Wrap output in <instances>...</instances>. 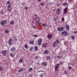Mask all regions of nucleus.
<instances>
[{
	"label": "nucleus",
	"mask_w": 77,
	"mask_h": 77,
	"mask_svg": "<svg viewBox=\"0 0 77 77\" xmlns=\"http://www.w3.org/2000/svg\"><path fill=\"white\" fill-rule=\"evenodd\" d=\"M35 20L37 22V24L38 25L39 24V23L40 21V19L39 18L36 17H35Z\"/></svg>",
	"instance_id": "1"
},
{
	"label": "nucleus",
	"mask_w": 77,
	"mask_h": 77,
	"mask_svg": "<svg viewBox=\"0 0 77 77\" xmlns=\"http://www.w3.org/2000/svg\"><path fill=\"white\" fill-rule=\"evenodd\" d=\"M6 23H7V21L6 20H5L3 21H2L0 23V24L1 25H5V24H6Z\"/></svg>",
	"instance_id": "2"
},
{
	"label": "nucleus",
	"mask_w": 77,
	"mask_h": 77,
	"mask_svg": "<svg viewBox=\"0 0 77 77\" xmlns=\"http://www.w3.org/2000/svg\"><path fill=\"white\" fill-rule=\"evenodd\" d=\"M68 10V7H66L64 9L63 12L64 14H66L67 13V11Z\"/></svg>",
	"instance_id": "3"
},
{
	"label": "nucleus",
	"mask_w": 77,
	"mask_h": 77,
	"mask_svg": "<svg viewBox=\"0 0 77 77\" xmlns=\"http://www.w3.org/2000/svg\"><path fill=\"white\" fill-rule=\"evenodd\" d=\"M64 29V27H60V28H58L57 30H58V31L62 32V30H63Z\"/></svg>",
	"instance_id": "4"
},
{
	"label": "nucleus",
	"mask_w": 77,
	"mask_h": 77,
	"mask_svg": "<svg viewBox=\"0 0 77 77\" xmlns=\"http://www.w3.org/2000/svg\"><path fill=\"white\" fill-rule=\"evenodd\" d=\"M12 44V39L10 38L8 41V44L11 45Z\"/></svg>",
	"instance_id": "5"
},
{
	"label": "nucleus",
	"mask_w": 77,
	"mask_h": 77,
	"mask_svg": "<svg viewBox=\"0 0 77 77\" xmlns=\"http://www.w3.org/2000/svg\"><path fill=\"white\" fill-rule=\"evenodd\" d=\"M62 34L64 35L65 36H67L68 35V33L66 31H64L62 32Z\"/></svg>",
	"instance_id": "6"
},
{
	"label": "nucleus",
	"mask_w": 77,
	"mask_h": 77,
	"mask_svg": "<svg viewBox=\"0 0 77 77\" xmlns=\"http://www.w3.org/2000/svg\"><path fill=\"white\" fill-rule=\"evenodd\" d=\"M38 45H41V42H42V39L40 38L38 41Z\"/></svg>",
	"instance_id": "7"
},
{
	"label": "nucleus",
	"mask_w": 77,
	"mask_h": 77,
	"mask_svg": "<svg viewBox=\"0 0 77 77\" xmlns=\"http://www.w3.org/2000/svg\"><path fill=\"white\" fill-rule=\"evenodd\" d=\"M16 50V48H12L11 49V52H14Z\"/></svg>",
	"instance_id": "8"
},
{
	"label": "nucleus",
	"mask_w": 77,
	"mask_h": 77,
	"mask_svg": "<svg viewBox=\"0 0 77 77\" xmlns=\"http://www.w3.org/2000/svg\"><path fill=\"white\" fill-rule=\"evenodd\" d=\"M48 37L49 39H51V38H52V35L49 34L48 35Z\"/></svg>",
	"instance_id": "9"
},
{
	"label": "nucleus",
	"mask_w": 77,
	"mask_h": 77,
	"mask_svg": "<svg viewBox=\"0 0 77 77\" xmlns=\"http://www.w3.org/2000/svg\"><path fill=\"white\" fill-rule=\"evenodd\" d=\"M2 54L4 56H6V51H2Z\"/></svg>",
	"instance_id": "10"
},
{
	"label": "nucleus",
	"mask_w": 77,
	"mask_h": 77,
	"mask_svg": "<svg viewBox=\"0 0 77 77\" xmlns=\"http://www.w3.org/2000/svg\"><path fill=\"white\" fill-rule=\"evenodd\" d=\"M57 46V43L56 42H54L53 44V47H56Z\"/></svg>",
	"instance_id": "11"
},
{
	"label": "nucleus",
	"mask_w": 77,
	"mask_h": 77,
	"mask_svg": "<svg viewBox=\"0 0 77 77\" xmlns=\"http://www.w3.org/2000/svg\"><path fill=\"white\" fill-rule=\"evenodd\" d=\"M59 65V64H57L55 66V70H57V68H58V66Z\"/></svg>",
	"instance_id": "12"
},
{
	"label": "nucleus",
	"mask_w": 77,
	"mask_h": 77,
	"mask_svg": "<svg viewBox=\"0 0 77 77\" xmlns=\"http://www.w3.org/2000/svg\"><path fill=\"white\" fill-rule=\"evenodd\" d=\"M42 65L43 66H47V63L45 62L42 63Z\"/></svg>",
	"instance_id": "13"
},
{
	"label": "nucleus",
	"mask_w": 77,
	"mask_h": 77,
	"mask_svg": "<svg viewBox=\"0 0 77 77\" xmlns=\"http://www.w3.org/2000/svg\"><path fill=\"white\" fill-rule=\"evenodd\" d=\"M66 27L67 30H69V26L67 25L66 26Z\"/></svg>",
	"instance_id": "14"
},
{
	"label": "nucleus",
	"mask_w": 77,
	"mask_h": 77,
	"mask_svg": "<svg viewBox=\"0 0 77 77\" xmlns=\"http://www.w3.org/2000/svg\"><path fill=\"white\" fill-rule=\"evenodd\" d=\"M44 53L45 54H47L48 53V50H46L44 52Z\"/></svg>",
	"instance_id": "15"
},
{
	"label": "nucleus",
	"mask_w": 77,
	"mask_h": 77,
	"mask_svg": "<svg viewBox=\"0 0 77 77\" xmlns=\"http://www.w3.org/2000/svg\"><path fill=\"white\" fill-rule=\"evenodd\" d=\"M10 24L11 25H13L14 24V22L13 20H11L10 22Z\"/></svg>",
	"instance_id": "16"
},
{
	"label": "nucleus",
	"mask_w": 77,
	"mask_h": 77,
	"mask_svg": "<svg viewBox=\"0 0 77 77\" xmlns=\"http://www.w3.org/2000/svg\"><path fill=\"white\" fill-rule=\"evenodd\" d=\"M42 47L45 48L46 47V43L42 45Z\"/></svg>",
	"instance_id": "17"
},
{
	"label": "nucleus",
	"mask_w": 77,
	"mask_h": 77,
	"mask_svg": "<svg viewBox=\"0 0 77 77\" xmlns=\"http://www.w3.org/2000/svg\"><path fill=\"white\" fill-rule=\"evenodd\" d=\"M32 70H33V68H29L28 70V71L30 72V71H32Z\"/></svg>",
	"instance_id": "18"
},
{
	"label": "nucleus",
	"mask_w": 77,
	"mask_h": 77,
	"mask_svg": "<svg viewBox=\"0 0 77 77\" xmlns=\"http://www.w3.org/2000/svg\"><path fill=\"white\" fill-rule=\"evenodd\" d=\"M29 44H32V45H34V42L33 41H32L29 42Z\"/></svg>",
	"instance_id": "19"
},
{
	"label": "nucleus",
	"mask_w": 77,
	"mask_h": 77,
	"mask_svg": "<svg viewBox=\"0 0 77 77\" xmlns=\"http://www.w3.org/2000/svg\"><path fill=\"white\" fill-rule=\"evenodd\" d=\"M11 4H9L7 6V8H11Z\"/></svg>",
	"instance_id": "20"
},
{
	"label": "nucleus",
	"mask_w": 77,
	"mask_h": 77,
	"mask_svg": "<svg viewBox=\"0 0 77 77\" xmlns=\"http://www.w3.org/2000/svg\"><path fill=\"white\" fill-rule=\"evenodd\" d=\"M68 3H63V6H67L68 5Z\"/></svg>",
	"instance_id": "21"
},
{
	"label": "nucleus",
	"mask_w": 77,
	"mask_h": 77,
	"mask_svg": "<svg viewBox=\"0 0 77 77\" xmlns=\"http://www.w3.org/2000/svg\"><path fill=\"white\" fill-rule=\"evenodd\" d=\"M60 11H56V14L58 15H59V14H60Z\"/></svg>",
	"instance_id": "22"
},
{
	"label": "nucleus",
	"mask_w": 77,
	"mask_h": 77,
	"mask_svg": "<svg viewBox=\"0 0 77 77\" xmlns=\"http://www.w3.org/2000/svg\"><path fill=\"white\" fill-rule=\"evenodd\" d=\"M71 38L72 39H73V40H74L75 39V37H74V36L73 35L71 36Z\"/></svg>",
	"instance_id": "23"
},
{
	"label": "nucleus",
	"mask_w": 77,
	"mask_h": 77,
	"mask_svg": "<svg viewBox=\"0 0 77 77\" xmlns=\"http://www.w3.org/2000/svg\"><path fill=\"white\" fill-rule=\"evenodd\" d=\"M24 47L25 48H26V49H27V48H28V46H27V45L25 44Z\"/></svg>",
	"instance_id": "24"
},
{
	"label": "nucleus",
	"mask_w": 77,
	"mask_h": 77,
	"mask_svg": "<svg viewBox=\"0 0 77 77\" xmlns=\"http://www.w3.org/2000/svg\"><path fill=\"white\" fill-rule=\"evenodd\" d=\"M40 5L42 6H43L44 5V3L42 2L40 3Z\"/></svg>",
	"instance_id": "25"
},
{
	"label": "nucleus",
	"mask_w": 77,
	"mask_h": 77,
	"mask_svg": "<svg viewBox=\"0 0 77 77\" xmlns=\"http://www.w3.org/2000/svg\"><path fill=\"white\" fill-rule=\"evenodd\" d=\"M47 60H48L50 59V56H48L46 57Z\"/></svg>",
	"instance_id": "26"
},
{
	"label": "nucleus",
	"mask_w": 77,
	"mask_h": 77,
	"mask_svg": "<svg viewBox=\"0 0 77 77\" xmlns=\"http://www.w3.org/2000/svg\"><path fill=\"white\" fill-rule=\"evenodd\" d=\"M35 51H37V50H38V47L36 46L35 47Z\"/></svg>",
	"instance_id": "27"
},
{
	"label": "nucleus",
	"mask_w": 77,
	"mask_h": 77,
	"mask_svg": "<svg viewBox=\"0 0 77 77\" xmlns=\"http://www.w3.org/2000/svg\"><path fill=\"white\" fill-rule=\"evenodd\" d=\"M23 71V69H20L18 72H22V71Z\"/></svg>",
	"instance_id": "28"
},
{
	"label": "nucleus",
	"mask_w": 77,
	"mask_h": 77,
	"mask_svg": "<svg viewBox=\"0 0 77 77\" xmlns=\"http://www.w3.org/2000/svg\"><path fill=\"white\" fill-rule=\"evenodd\" d=\"M23 62V61L22 60L20 59L19 60V62L20 63H22Z\"/></svg>",
	"instance_id": "29"
},
{
	"label": "nucleus",
	"mask_w": 77,
	"mask_h": 77,
	"mask_svg": "<svg viewBox=\"0 0 77 77\" xmlns=\"http://www.w3.org/2000/svg\"><path fill=\"white\" fill-rule=\"evenodd\" d=\"M14 53L11 54H10L11 56V57H14Z\"/></svg>",
	"instance_id": "30"
},
{
	"label": "nucleus",
	"mask_w": 77,
	"mask_h": 77,
	"mask_svg": "<svg viewBox=\"0 0 77 77\" xmlns=\"http://www.w3.org/2000/svg\"><path fill=\"white\" fill-rule=\"evenodd\" d=\"M43 26L44 27H46V24L45 23H44L43 24Z\"/></svg>",
	"instance_id": "31"
},
{
	"label": "nucleus",
	"mask_w": 77,
	"mask_h": 77,
	"mask_svg": "<svg viewBox=\"0 0 77 77\" xmlns=\"http://www.w3.org/2000/svg\"><path fill=\"white\" fill-rule=\"evenodd\" d=\"M57 11L59 12H60V11H61V10H60V9L58 8L57 9Z\"/></svg>",
	"instance_id": "32"
},
{
	"label": "nucleus",
	"mask_w": 77,
	"mask_h": 77,
	"mask_svg": "<svg viewBox=\"0 0 77 77\" xmlns=\"http://www.w3.org/2000/svg\"><path fill=\"white\" fill-rule=\"evenodd\" d=\"M7 9L8 10V11H9V12H11V8H8Z\"/></svg>",
	"instance_id": "33"
},
{
	"label": "nucleus",
	"mask_w": 77,
	"mask_h": 77,
	"mask_svg": "<svg viewBox=\"0 0 77 77\" xmlns=\"http://www.w3.org/2000/svg\"><path fill=\"white\" fill-rule=\"evenodd\" d=\"M5 32L6 33H8L9 31L8 30H6L5 31Z\"/></svg>",
	"instance_id": "34"
},
{
	"label": "nucleus",
	"mask_w": 77,
	"mask_h": 77,
	"mask_svg": "<svg viewBox=\"0 0 77 77\" xmlns=\"http://www.w3.org/2000/svg\"><path fill=\"white\" fill-rule=\"evenodd\" d=\"M33 49V47H31V48H30V49L29 50L30 51H32V50Z\"/></svg>",
	"instance_id": "35"
},
{
	"label": "nucleus",
	"mask_w": 77,
	"mask_h": 77,
	"mask_svg": "<svg viewBox=\"0 0 77 77\" xmlns=\"http://www.w3.org/2000/svg\"><path fill=\"white\" fill-rule=\"evenodd\" d=\"M56 43H57V44L59 43V40H57V39L56 40Z\"/></svg>",
	"instance_id": "36"
},
{
	"label": "nucleus",
	"mask_w": 77,
	"mask_h": 77,
	"mask_svg": "<svg viewBox=\"0 0 77 77\" xmlns=\"http://www.w3.org/2000/svg\"><path fill=\"white\" fill-rule=\"evenodd\" d=\"M49 4L51 6V5H53V2H49Z\"/></svg>",
	"instance_id": "37"
},
{
	"label": "nucleus",
	"mask_w": 77,
	"mask_h": 77,
	"mask_svg": "<svg viewBox=\"0 0 77 77\" xmlns=\"http://www.w3.org/2000/svg\"><path fill=\"white\" fill-rule=\"evenodd\" d=\"M25 10H27L28 9V7H25Z\"/></svg>",
	"instance_id": "38"
},
{
	"label": "nucleus",
	"mask_w": 77,
	"mask_h": 77,
	"mask_svg": "<svg viewBox=\"0 0 77 77\" xmlns=\"http://www.w3.org/2000/svg\"><path fill=\"white\" fill-rule=\"evenodd\" d=\"M53 20H54V21H56V20H58V19L57 18H54Z\"/></svg>",
	"instance_id": "39"
},
{
	"label": "nucleus",
	"mask_w": 77,
	"mask_h": 77,
	"mask_svg": "<svg viewBox=\"0 0 77 77\" xmlns=\"http://www.w3.org/2000/svg\"><path fill=\"white\" fill-rule=\"evenodd\" d=\"M22 5H26V3L24 2H22Z\"/></svg>",
	"instance_id": "40"
},
{
	"label": "nucleus",
	"mask_w": 77,
	"mask_h": 77,
	"mask_svg": "<svg viewBox=\"0 0 77 77\" xmlns=\"http://www.w3.org/2000/svg\"><path fill=\"white\" fill-rule=\"evenodd\" d=\"M34 59H38V57L37 56H35Z\"/></svg>",
	"instance_id": "41"
},
{
	"label": "nucleus",
	"mask_w": 77,
	"mask_h": 77,
	"mask_svg": "<svg viewBox=\"0 0 77 77\" xmlns=\"http://www.w3.org/2000/svg\"><path fill=\"white\" fill-rule=\"evenodd\" d=\"M60 57H61V56H57V58H58V59H60Z\"/></svg>",
	"instance_id": "42"
},
{
	"label": "nucleus",
	"mask_w": 77,
	"mask_h": 77,
	"mask_svg": "<svg viewBox=\"0 0 77 77\" xmlns=\"http://www.w3.org/2000/svg\"><path fill=\"white\" fill-rule=\"evenodd\" d=\"M74 33L75 34H77V31H74Z\"/></svg>",
	"instance_id": "43"
},
{
	"label": "nucleus",
	"mask_w": 77,
	"mask_h": 77,
	"mask_svg": "<svg viewBox=\"0 0 77 77\" xmlns=\"http://www.w3.org/2000/svg\"><path fill=\"white\" fill-rule=\"evenodd\" d=\"M43 75H42V74H41V75H40V77H43Z\"/></svg>",
	"instance_id": "44"
},
{
	"label": "nucleus",
	"mask_w": 77,
	"mask_h": 77,
	"mask_svg": "<svg viewBox=\"0 0 77 77\" xmlns=\"http://www.w3.org/2000/svg\"><path fill=\"white\" fill-rule=\"evenodd\" d=\"M0 13L1 14H2V15H3V11H1Z\"/></svg>",
	"instance_id": "45"
},
{
	"label": "nucleus",
	"mask_w": 77,
	"mask_h": 77,
	"mask_svg": "<svg viewBox=\"0 0 77 77\" xmlns=\"http://www.w3.org/2000/svg\"><path fill=\"white\" fill-rule=\"evenodd\" d=\"M34 36L35 37H37L38 35H34Z\"/></svg>",
	"instance_id": "46"
},
{
	"label": "nucleus",
	"mask_w": 77,
	"mask_h": 77,
	"mask_svg": "<svg viewBox=\"0 0 77 77\" xmlns=\"http://www.w3.org/2000/svg\"><path fill=\"white\" fill-rule=\"evenodd\" d=\"M62 21H65V19L64 18H62Z\"/></svg>",
	"instance_id": "47"
},
{
	"label": "nucleus",
	"mask_w": 77,
	"mask_h": 77,
	"mask_svg": "<svg viewBox=\"0 0 77 77\" xmlns=\"http://www.w3.org/2000/svg\"><path fill=\"white\" fill-rule=\"evenodd\" d=\"M65 74H68V72L65 71L64 72Z\"/></svg>",
	"instance_id": "48"
},
{
	"label": "nucleus",
	"mask_w": 77,
	"mask_h": 77,
	"mask_svg": "<svg viewBox=\"0 0 77 77\" xmlns=\"http://www.w3.org/2000/svg\"><path fill=\"white\" fill-rule=\"evenodd\" d=\"M63 62H60V64L61 65H63Z\"/></svg>",
	"instance_id": "49"
},
{
	"label": "nucleus",
	"mask_w": 77,
	"mask_h": 77,
	"mask_svg": "<svg viewBox=\"0 0 77 77\" xmlns=\"http://www.w3.org/2000/svg\"><path fill=\"white\" fill-rule=\"evenodd\" d=\"M32 27L34 29H35L36 28V26H32Z\"/></svg>",
	"instance_id": "50"
},
{
	"label": "nucleus",
	"mask_w": 77,
	"mask_h": 77,
	"mask_svg": "<svg viewBox=\"0 0 77 77\" xmlns=\"http://www.w3.org/2000/svg\"><path fill=\"white\" fill-rule=\"evenodd\" d=\"M31 22L32 23H33V22H34V20H31Z\"/></svg>",
	"instance_id": "51"
},
{
	"label": "nucleus",
	"mask_w": 77,
	"mask_h": 77,
	"mask_svg": "<svg viewBox=\"0 0 77 77\" xmlns=\"http://www.w3.org/2000/svg\"><path fill=\"white\" fill-rule=\"evenodd\" d=\"M70 65H74V64L72 63H70Z\"/></svg>",
	"instance_id": "52"
},
{
	"label": "nucleus",
	"mask_w": 77,
	"mask_h": 77,
	"mask_svg": "<svg viewBox=\"0 0 77 77\" xmlns=\"http://www.w3.org/2000/svg\"><path fill=\"white\" fill-rule=\"evenodd\" d=\"M17 38H15L14 41H17Z\"/></svg>",
	"instance_id": "53"
},
{
	"label": "nucleus",
	"mask_w": 77,
	"mask_h": 77,
	"mask_svg": "<svg viewBox=\"0 0 77 77\" xmlns=\"http://www.w3.org/2000/svg\"><path fill=\"white\" fill-rule=\"evenodd\" d=\"M75 9H77V5L75 7Z\"/></svg>",
	"instance_id": "54"
},
{
	"label": "nucleus",
	"mask_w": 77,
	"mask_h": 77,
	"mask_svg": "<svg viewBox=\"0 0 77 77\" xmlns=\"http://www.w3.org/2000/svg\"><path fill=\"white\" fill-rule=\"evenodd\" d=\"M9 3H10V2L9 1H8L7 2V4H9Z\"/></svg>",
	"instance_id": "55"
},
{
	"label": "nucleus",
	"mask_w": 77,
	"mask_h": 77,
	"mask_svg": "<svg viewBox=\"0 0 77 77\" xmlns=\"http://www.w3.org/2000/svg\"><path fill=\"white\" fill-rule=\"evenodd\" d=\"M69 69H72V67H71V66H69Z\"/></svg>",
	"instance_id": "56"
},
{
	"label": "nucleus",
	"mask_w": 77,
	"mask_h": 77,
	"mask_svg": "<svg viewBox=\"0 0 77 77\" xmlns=\"http://www.w3.org/2000/svg\"><path fill=\"white\" fill-rule=\"evenodd\" d=\"M38 2H41V0H38Z\"/></svg>",
	"instance_id": "57"
},
{
	"label": "nucleus",
	"mask_w": 77,
	"mask_h": 77,
	"mask_svg": "<svg viewBox=\"0 0 77 77\" xmlns=\"http://www.w3.org/2000/svg\"><path fill=\"white\" fill-rule=\"evenodd\" d=\"M50 28H52V26L51 25H50Z\"/></svg>",
	"instance_id": "58"
},
{
	"label": "nucleus",
	"mask_w": 77,
	"mask_h": 77,
	"mask_svg": "<svg viewBox=\"0 0 77 77\" xmlns=\"http://www.w3.org/2000/svg\"><path fill=\"white\" fill-rule=\"evenodd\" d=\"M34 16H37V14H34Z\"/></svg>",
	"instance_id": "59"
},
{
	"label": "nucleus",
	"mask_w": 77,
	"mask_h": 77,
	"mask_svg": "<svg viewBox=\"0 0 77 77\" xmlns=\"http://www.w3.org/2000/svg\"><path fill=\"white\" fill-rule=\"evenodd\" d=\"M2 70V67H0V71H1Z\"/></svg>",
	"instance_id": "60"
},
{
	"label": "nucleus",
	"mask_w": 77,
	"mask_h": 77,
	"mask_svg": "<svg viewBox=\"0 0 77 77\" xmlns=\"http://www.w3.org/2000/svg\"><path fill=\"white\" fill-rule=\"evenodd\" d=\"M44 71H42V70H41V71H40V72H44Z\"/></svg>",
	"instance_id": "61"
},
{
	"label": "nucleus",
	"mask_w": 77,
	"mask_h": 77,
	"mask_svg": "<svg viewBox=\"0 0 77 77\" xmlns=\"http://www.w3.org/2000/svg\"><path fill=\"white\" fill-rule=\"evenodd\" d=\"M40 24H41V25H42V23H40Z\"/></svg>",
	"instance_id": "62"
},
{
	"label": "nucleus",
	"mask_w": 77,
	"mask_h": 77,
	"mask_svg": "<svg viewBox=\"0 0 77 77\" xmlns=\"http://www.w3.org/2000/svg\"><path fill=\"white\" fill-rule=\"evenodd\" d=\"M46 8H48V7H46Z\"/></svg>",
	"instance_id": "63"
},
{
	"label": "nucleus",
	"mask_w": 77,
	"mask_h": 77,
	"mask_svg": "<svg viewBox=\"0 0 77 77\" xmlns=\"http://www.w3.org/2000/svg\"><path fill=\"white\" fill-rule=\"evenodd\" d=\"M38 72H41V71H38Z\"/></svg>",
	"instance_id": "64"
}]
</instances>
